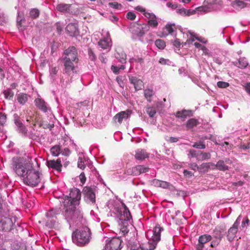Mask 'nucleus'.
<instances>
[{"label": "nucleus", "instance_id": "nucleus-2", "mask_svg": "<svg viewBox=\"0 0 250 250\" xmlns=\"http://www.w3.org/2000/svg\"><path fill=\"white\" fill-rule=\"evenodd\" d=\"M107 206L119 219L121 223L123 221H129L131 218L129 209L124 203L119 204L114 200H110L107 202Z\"/></svg>", "mask_w": 250, "mask_h": 250}, {"label": "nucleus", "instance_id": "nucleus-7", "mask_svg": "<svg viewBox=\"0 0 250 250\" xmlns=\"http://www.w3.org/2000/svg\"><path fill=\"white\" fill-rule=\"evenodd\" d=\"M163 230V228L161 227L160 225H157L153 230V235L150 240L148 241L149 248L148 249H146V250H153L155 249L157 244L161 239V232Z\"/></svg>", "mask_w": 250, "mask_h": 250}, {"label": "nucleus", "instance_id": "nucleus-12", "mask_svg": "<svg viewBox=\"0 0 250 250\" xmlns=\"http://www.w3.org/2000/svg\"><path fill=\"white\" fill-rule=\"evenodd\" d=\"M64 54L65 56L62 58V59H67L70 61L78 62L79 59L78 58V53L77 49L75 47L72 46L69 47L64 51Z\"/></svg>", "mask_w": 250, "mask_h": 250}, {"label": "nucleus", "instance_id": "nucleus-43", "mask_svg": "<svg viewBox=\"0 0 250 250\" xmlns=\"http://www.w3.org/2000/svg\"><path fill=\"white\" fill-rule=\"evenodd\" d=\"M199 152H197V151L194 149H190L189 150L188 154V156L189 158H196L197 160H198V157H199Z\"/></svg>", "mask_w": 250, "mask_h": 250}, {"label": "nucleus", "instance_id": "nucleus-30", "mask_svg": "<svg viewBox=\"0 0 250 250\" xmlns=\"http://www.w3.org/2000/svg\"><path fill=\"white\" fill-rule=\"evenodd\" d=\"M214 166L215 164L212 163H204L199 166V170L206 172L210 168L214 169Z\"/></svg>", "mask_w": 250, "mask_h": 250}, {"label": "nucleus", "instance_id": "nucleus-33", "mask_svg": "<svg viewBox=\"0 0 250 250\" xmlns=\"http://www.w3.org/2000/svg\"><path fill=\"white\" fill-rule=\"evenodd\" d=\"M126 173L129 175H139L140 174L138 166H136L126 170Z\"/></svg>", "mask_w": 250, "mask_h": 250}, {"label": "nucleus", "instance_id": "nucleus-35", "mask_svg": "<svg viewBox=\"0 0 250 250\" xmlns=\"http://www.w3.org/2000/svg\"><path fill=\"white\" fill-rule=\"evenodd\" d=\"M154 94V92L152 89L148 88L144 90L145 97L149 102L151 101V97Z\"/></svg>", "mask_w": 250, "mask_h": 250}, {"label": "nucleus", "instance_id": "nucleus-8", "mask_svg": "<svg viewBox=\"0 0 250 250\" xmlns=\"http://www.w3.org/2000/svg\"><path fill=\"white\" fill-rule=\"evenodd\" d=\"M4 214L2 210V215L0 214V231L8 232L12 229L14 223L11 218L3 216Z\"/></svg>", "mask_w": 250, "mask_h": 250}, {"label": "nucleus", "instance_id": "nucleus-47", "mask_svg": "<svg viewBox=\"0 0 250 250\" xmlns=\"http://www.w3.org/2000/svg\"><path fill=\"white\" fill-rule=\"evenodd\" d=\"M59 68L57 67L51 66L50 68V75L54 79L58 72Z\"/></svg>", "mask_w": 250, "mask_h": 250}, {"label": "nucleus", "instance_id": "nucleus-57", "mask_svg": "<svg viewBox=\"0 0 250 250\" xmlns=\"http://www.w3.org/2000/svg\"><path fill=\"white\" fill-rule=\"evenodd\" d=\"M126 17L128 19H129L130 20H133L136 18V15L134 13L129 12L127 13L126 15Z\"/></svg>", "mask_w": 250, "mask_h": 250}, {"label": "nucleus", "instance_id": "nucleus-56", "mask_svg": "<svg viewBox=\"0 0 250 250\" xmlns=\"http://www.w3.org/2000/svg\"><path fill=\"white\" fill-rule=\"evenodd\" d=\"M196 11H199L198 10L196 9V8L195 9H194V10H192V9H188V10H187L186 9V16H189L194 15V14H195Z\"/></svg>", "mask_w": 250, "mask_h": 250}, {"label": "nucleus", "instance_id": "nucleus-11", "mask_svg": "<svg viewBox=\"0 0 250 250\" xmlns=\"http://www.w3.org/2000/svg\"><path fill=\"white\" fill-rule=\"evenodd\" d=\"M62 62L64 66L63 71L65 73L69 76L72 75L77 72V64L78 62L70 61V60H63Z\"/></svg>", "mask_w": 250, "mask_h": 250}, {"label": "nucleus", "instance_id": "nucleus-60", "mask_svg": "<svg viewBox=\"0 0 250 250\" xmlns=\"http://www.w3.org/2000/svg\"><path fill=\"white\" fill-rule=\"evenodd\" d=\"M189 167L191 169H192L193 170H199V166L196 163H191L189 165Z\"/></svg>", "mask_w": 250, "mask_h": 250}, {"label": "nucleus", "instance_id": "nucleus-1", "mask_svg": "<svg viewBox=\"0 0 250 250\" xmlns=\"http://www.w3.org/2000/svg\"><path fill=\"white\" fill-rule=\"evenodd\" d=\"M81 198L80 191L77 188L72 189L69 196L66 197L64 201L65 211L63 215L67 222L70 224L82 223L83 213L79 207Z\"/></svg>", "mask_w": 250, "mask_h": 250}, {"label": "nucleus", "instance_id": "nucleus-54", "mask_svg": "<svg viewBox=\"0 0 250 250\" xmlns=\"http://www.w3.org/2000/svg\"><path fill=\"white\" fill-rule=\"evenodd\" d=\"M109 5L115 9H119L121 7V4L117 2H110Z\"/></svg>", "mask_w": 250, "mask_h": 250}, {"label": "nucleus", "instance_id": "nucleus-24", "mask_svg": "<svg viewBox=\"0 0 250 250\" xmlns=\"http://www.w3.org/2000/svg\"><path fill=\"white\" fill-rule=\"evenodd\" d=\"M71 5L65 3H60L57 5L56 9L62 13H70Z\"/></svg>", "mask_w": 250, "mask_h": 250}, {"label": "nucleus", "instance_id": "nucleus-38", "mask_svg": "<svg viewBox=\"0 0 250 250\" xmlns=\"http://www.w3.org/2000/svg\"><path fill=\"white\" fill-rule=\"evenodd\" d=\"M50 152L54 156H58L61 153V147L59 146H55L51 147Z\"/></svg>", "mask_w": 250, "mask_h": 250}, {"label": "nucleus", "instance_id": "nucleus-42", "mask_svg": "<svg viewBox=\"0 0 250 250\" xmlns=\"http://www.w3.org/2000/svg\"><path fill=\"white\" fill-rule=\"evenodd\" d=\"M155 45L160 49H163L166 46V43L165 42L161 39L156 40L155 42Z\"/></svg>", "mask_w": 250, "mask_h": 250}, {"label": "nucleus", "instance_id": "nucleus-27", "mask_svg": "<svg viewBox=\"0 0 250 250\" xmlns=\"http://www.w3.org/2000/svg\"><path fill=\"white\" fill-rule=\"evenodd\" d=\"M135 158L137 160H143L148 157V154L144 149H139L136 152Z\"/></svg>", "mask_w": 250, "mask_h": 250}, {"label": "nucleus", "instance_id": "nucleus-55", "mask_svg": "<svg viewBox=\"0 0 250 250\" xmlns=\"http://www.w3.org/2000/svg\"><path fill=\"white\" fill-rule=\"evenodd\" d=\"M165 29L167 32L168 34H172L173 32V29L172 28V24H167L165 27Z\"/></svg>", "mask_w": 250, "mask_h": 250}, {"label": "nucleus", "instance_id": "nucleus-18", "mask_svg": "<svg viewBox=\"0 0 250 250\" xmlns=\"http://www.w3.org/2000/svg\"><path fill=\"white\" fill-rule=\"evenodd\" d=\"M145 17L147 19V24L150 28V26L152 28H156L158 25V22L157 20L156 16L153 13L148 12L143 14Z\"/></svg>", "mask_w": 250, "mask_h": 250}, {"label": "nucleus", "instance_id": "nucleus-22", "mask_svg": "<svg viewBox=\"0 0 250 250\" xmlns=\"http://www.w3.org/2000/svg\"><path fill=\"white\" fill-rule=\"evenodd\" d=\"M46 165L48 168L56 169L58 171L61 170L62 167L61 161L60 159H58L56 161L54 160H48L46 162Z\"/></svg>", "mask_w": 250, "mask_h": 250}, {"label": "nucleus", "instance_id": "nucleus-14", "mask_svg": "<svg viewBox=\"0 0 250 250\" xmlns=\"http://www.w3.org/2000/svg\"><path fill=\"white\" fill-rule=\"evenodd\" d=\"M83 192L87 202L92 204L95 203V193L93 188L85 187L83 189Z\"/></svg>", "mask_w": 250, "mask_h": 250}, {"label": "nucleus", "instance_id": "nucleus-53", "mask_svg": "<svg viewBox=\"0 0 250 250\" xmlns=\"http://www.w3.org/2000/svg\"><path fill=\"white\" fill-rule=\"evenodd\" d=\"M6 120V115L2 113H0V125H3L5 124Z\"/></svg>", "mask_w": 250, "mask_h": 250}, {"label": "nucleus", "instance_id": "nucleus-3", "mask_svg": "<svg viewBox=\"0 0 250 250\" xmlns=\"http://www.w3.org/2000/svg\"><path fill=\"white\" fill-rule=\"evenodd\" d=\"M91 238V232L87 227L76 230L72 234L73 242L81 247L87 245L90 242Z\"/></svg>", "mask_w": 250, "mask_h": 250}, {"label": "nucleus", "instance_id": "nucleus-16", "mask_svg": "<svg viewBox=\"0 0 250 250\" xmlns=\"http://www.w3.org/2000/svg\"><path fill=\"white\" fill-rule=\"evenodd\" d=\"M212 236L209 234H203L199 236L198 243L196 245V250H203L205 244L210 241Z\"/></svg>", "mask_w": 250, "mask_h": 250}, {"label": "nucleus", "instance_id": "nucleus-21", "mask_svg": "<svg viewBox=\"0 0 250 250\" xmlns=\"http://www.w3.org/2000/svg\"><path fill=\"white\" fill-rule=\"evenodd\" d=\"M129 81L130 83L134 85L136 91L142 89L144 86L143 81L136 77L129 76Z\"/></svg>", "mask_w": 250, "mask_h": 250}, {"label": "nucleus", "instance_id": "nucleus-40", "mask_svg": "<svg viewBox=\"0 0 250 250\" xmlns=\"http://www.w3.org/2000/svg\"><path fill=\"white\" fill-rule=\"evenodd\" d=\"M244 1V0H234L232 3L234 6L242 8L245 7L247 5V3Z\"/></svg>", "mask_w": 250, "mask_h": 250}, {"label": "nucleus", "instance_id": "nucleus-62", "mask_svg": "<svg viewBox=\"0 0 250 250\" xmlns=\"http://www.w3.org/2000/svg\"><path fill=\"white\" fill-rule=\"evenodd\" d=\"M79 177L81 183L83 184L86 181V177L85 176L84 173L83 172L81 173L79 176Z\"/></svg>", "mask_w": 250, "mask_h": 250}, {"label": "nucleus", "instance_id": "nucleus-61", "mask_svg": "<svg viewBox=\"0 0 250 250\" xmlns=\"http://www.w3.org/2000/svg\"><path fill=\"white\" fill-rule=\"evenodd\" d=\"M41 125L43 127V128H49L51 129L54 127V124H47L42 123L41 124Z\"/></svg>", "mask_w": 250, "mask_h": 250}, {"label": "nucleus", "instance_id": "nucleus-19", "mask_svg": "<svg viewBox=\"0 0 250 250\" xmlns=\"http://www.w3.org/2000/svg\"><path fill=\"white\" fill-rule=\"evenodd\" d=\"M36 106L41 111L45 113H48L51 111V108L45 101L40 98H37L35 100Z\"/></svg>", "mask_w": 250, "mask_h": 250}, {"label": "nucleus", "instance_id": "nucleus-63", "mask_svg": "<svg viewBox=\"0 0 250 250\" xmlns=\"http://www.w3.org/2000/svg\"><path fill=\"white\" fill-rule=\"evenodd\" d=\"M245 90L250 94V83H247L244 86Z\"/></svg>", "mask_w": 250, "mask_h": 250}, {"label": "nucleus", "instance_id": "nucleus-23", "mask_svg": "<svg viewBox=\"0 0 250 250\" xmlns=\"http://www.w3.org/2000/svg\"><path fill=\"white\" fill-rule=\"evenodd\" d=\"M98 45L101 48L109 50L111 46V40L108 36L100 40L98 42Z\"/></svg>", "mask_w": 250, "mask_h": 250}, {"label": "nucleus", "instance_id": "nucleus-49", "mask_svg": "<svg viewBox=\"0 0 250 250\" xmlns=\"http://www.w3.org/2000/svg\"><path fill=\"white\" fill-rule=\"evenodd\" d=\"M78 167L82 169L85 168L84 160L82 157H80L78 161Z\"/></svg>", "mask_w": 250, "mask_h": 250}, {"label": "nucleus", "instance_id": "nucleus-32", "mask_svg": "<svg viewBox=\"0 0 250 250\" xmlns=\"http://www.w3.org/2000/svg\"><path fill=\"white\" fill-rule=\"evenodd\" d=\"M17 100L21 105H23L28 100V96L26 94L21 93L17 96Z\"/></svg>", "mask_w": 250, "mask_h": 250}, {"label": "nucleus", "instance_id": "nucleus-20", "mask_svg": "<svg viewBox=\"0 0 250 250\" xmlns=\"http://www.w3.org/2000/svg\"><path fill=\"white\" fill-rule=\"evenodd\" d=\"M65 29L70 36H76L79 35L78 26L76 22L69 23Z\"/></svg>", "mask_w": 250, "mask_h": 250}, {"label": "nucleus", "instance_id": "nucleus-58", "mask_svg": "<svg viewBox=\"0 0 250 250\" xmlns=\"http://www.w3.org/2000/svg\"><path fill=\"white\" fill-rule=\"evenodd\" d=\"M186 9L184 8L178 9L176 10V12L178 14H179V15H180L181 16H186Z\"/></svg>", "mask_w": 250, "mask_h": 250}, {"label": "nucleus", "instance_id": "nucleus-59", "mask_svg": "<svg viewBox=\"0 0 250 250\" xmlns=\"http://www.w3.org/2000/svg\"><path fill=\"white\" fill-rule=\"evenodd\" d=\"M111 69L115 74H118L120 72V68L119 66L112 65Z\"/></svg>", "mask_w": 250, "mask_h": 250}, {"label": "nucleus", "instance_id": "nucleus-37", "mask_svg": "<svg viewBox=\"0 0 250 250\" xmlns=\"http://www.w3.org/2000/svg\"><path fill=\"white\" fill-rule=\"evenodd\" d=\"M40 12L37 8L31 9L29 11V17L32 19H36L40 15Z\"/></svg>", "mask_w": 250, "mask_h": 250}, {"label": "nucleus", "instance_id": "nucleus-46", "mask_svg": "<svg viewBox=\"0 0 250 250\" xmlns=\"http://www.w3.org/2000/svg\"><path fill=\"white\" fill-rule=\"evenodd\" d=\"M146 111L150 117H153L156 113V109L153 107H148L146 108Z\"/></svg>", "mask_w": 250, "mask_h": 250}, {"label": "nucleus", "instance_id": "nucleus-13", "mask_svg": "<svg viewBox=\"0 0 250 250\" xmlns=\"http://www.w3.org/2000/svg\"><path fill=\"white\" fill-rule=\"evenodd\" d=\"M241 219V216H239L234 223L232 226L229 229L228 232V233L227 235V237L229 241H231L235 237V235L237 232L238 227L240 224Z\"/></svg>", "mask_w": 250, "mask_h": 250}, {"label": "nucleus", "instance_id": "nucleus-9", "mask_svg": "<svg viewBox=\"0 0 250 250\" xmlns=\"http://www.w3.org/2000/svg\"><path fill=\"white\" fill-rule=\"evenodd\" d=\"M122 241L119 237L108 238L106 240L104 250H120L122 248Z\"/></svg>", "mask_w": 250, "mask_h": 250}, {"label": "nucleus", "instance_id": "nucleus-48", "mask_svg": "<svg viewBox=\"0 0 250 250\" xmlns=\"http://www.w3.org/2000/svg\"><path fill=\"white\" fill-rule=\"evenodd\" d=\"M192 146L197 149H204L206 147V145L203 142H199V143H195Z\"/></svg>", "mask_w": 250, "mask_h": 250}, {"label": "nucleus", "instance_id": "nucleus-39", "mask_svg": "<svg viewBox=\"0 0 250 250\" xmlns=\"http://www.w3.org/2000/svg\"><path fill=\"white\" fill-rule=\"evenodd\" d=\"M238 66L241 68H245L248 65V62L247 59L245 58H240L238 60Z\"/></svg>", "mask_w": 250, "mask_h": 250}, {"label": "nucleus", "instance_id": "nucleus-52", "mask_svg": "<svg viewBox=\"0 0 250 250\" xmlns=\"http://www.w3.org/2000/svg\"><path fill=\"white\" fill-rule=\"evenodd\" d=\"M138 168L139 169V172H140V174L146 172L148 171V167H145L142 165H138Z\"/></svg>", "mask_w": 250, "mask_h": 250}, {"label": "nucleus", "instance_id": "nucleus-36", "mask_svg": "<svg viewBox=\"0 0 250 250\" xmlns=\"http://www.w3.org/2000/svg\"><path fill=\"white\" fill-rule=\"evenodd\" d=\"M211 155L209 152H199V157H198V161H204L208 160L210 158Z\"/></svg>", "mask_w": 250, "mask_h": 250}, {"label": "nucleus", "instance_id": "nucleus-44", "mask_svg": "<svg viewBox=\"0 0 250 250\" xmlns=\"http://www.w3.org/2000/svg\"><path fill=\"white\" fill-rule=\"evenodd\" d=\"M5 98L7 99H11L14 96V92L10 89L5 90L4 91Z\"/></svg>", "mask_w": 250, "mask_h": 250}, {"label": "nucleus", "instance_id": "nucleus-29", "mask_svg": "<svg viewBox=\"0 0 250 250\" xmlns=\"http://www.w3.org/2000/svg\"><path fill=\"white\" fill-rule=\"evenodd\" d=\"M192 115V111L183 110L181 111H178L176 112V116L177 118H181L183 120H184L187 116H190Z\"/></svg>", "mask_w": 250, "mask_h": 250}, {"label": "nucleus", "instance_id": "nucleus-34", "mask_svg": "<svg viewBox=\"0 0 250 250\" xmlns=\"http://www.w3.org/2000/svg\"><path fill=\"white\" fill-rule=\"evenodd\" d=\"M198 120L194 118H191L188 120L186 124V126L188 129H191L198 124Z\"/></svg>", "mask_w": 250, "mask_h": 250}, {"label": "nucleus", "instance_id": "nucleus-45", "mask_svg": "<svg viewBox=\"0 0 250 250\" xmlns=\"http://www.w3.org/2000/svg\"><path fill=\"white\" fill-rule=\"evenodd\" d=\"M189 33L190 35V37L187 40L186 44H191L196 40L195 37H197V35L191 32H189Z\"/></svg>", "mask_w": 250, "mask_h": 250}, {"label": "nucleus", "instance_id": "nucleus-51", "mask_svg": "<svg viewBox=\"0 0 250 250\" xmlns=\"http://www.w3.org/2000/svg\"><path fill=\"white\" fill-rule=\"evenodd\" d=\"M217 85L220 88H226L229 86V83L227 82L219 81Z\"/></svg>", "mask_w": 250, "mask_h": 250}, {"label": "nucleus", "instance_id": "nucleus-6", "mask_svg": "<svg viewBox=\"0 0 250 250\" xmlns=\"http://www.w3.org/2000/svg\"><path fill=\"white\" fill-rule=\"evenodd\" d=\"M149 30V27L146 23L139 24L134 23L129 27V31L132 34L133 38H140Z\"/></svg>", "mask_w": 250, "mask_h": 250}, {"label": "nucleus", "instance_id": "nucleus-28", "mask_svg": "<svg viewBox=\"0 0 250 250\" xmlns=\"http://www.w3.org/2000/svg\"><path fill=\"white\" fill-rule=\"evenodd\" d=\"M151 184L154 186L157 187H162L164 188H167L169 186L168 183L166 181H161L156 179L153 180L151 181Z\"/></svg>", "mask_w": 250, "mask_h": 250}, {"label": "nucleus", "instance_id": "nucleus-31", "mask_svg": "<svg viewBox=\"0 0 250 250\" xmlns=\"http://www.w3.org/2000/svg\"><path fill=\"white\" fill-rule=\"evenodd\" d=\"M221 171H226L229 170V167L225 163L224 160H219L217 162L216 164L215 165L214 167Z\"/></svg>", "mask_w": 250, "mask_h": 250}, {"label": "nucleus", "instance_id": "nucleus-26", "mask_svg": "<svg viewBox=\"0 0 250 250\" xmlns=\"http://www.w3.org/2000/svg\"><path fill=\"white\" fill-rule=\"evenodd\" d=\"M15 123L18 127V130L20 133L25 135L27 133V129L23 125L18 118L15 119Z\"/></svg>", "mask_w": 250, "mask_h": 250}, {"label": "nucleus", "instance_id": "nucleus-15", "mask_svg": "<svg viewBox=\"0 0 250 250\" xmlns=\"http://www.w3.org/2000/svg\"><path fill=\"white\" fill-rule=\"evenodd\" d=\"M130 114L131 111L129 110L121 111L114 116L113 120L115 123L121 124L123 121H126L130 117Z\"/></svg>", "mask_w": 250, "mask_h": 250}, {"label": "nucleus", "instance_id": "nucleus-10", "mask_svg": "<svg viewBox=\"0 0 250 250\" xmlns=\"http://www.w3.org/2000/svg\"><path fill=\"white\" fill-rule=\"evenodd\" d=\"M59 212V209H52L46 213V216L48 219L46 223V226L50 228H55L58 227V223L55 215L58 214Z\"/></svg>", "mask_w": 250, "mask_h": 250}, {"label": "nucleus", "instance_id": "nucleus-64", "mask_svg": "<svg viewBox=\"0 0 250 250\" xmlns=\"http://www.w3.org/2000/svg\"><path fill=\"white\" fill-rule=\"evenodd\" d=\"M173 44L174 46H175L176 47H179L180 46L181 43L180 42L179 39H176L175 40V41L173 42Z\"/></svg>", "mask_w": 250, "mask_h": 250}, {"label": "nucleus", "instance_id": "nucleus-50", "mask_svg": "<svg viewBox=\"0 0 250 250\" xmlns=\"http://www.w3.org/2000/svg\"><path fill=\"white\" fill-rule=\"evenodd\" d=\"M88 54L89 58L91 61L95 60V59L96 58V55H95L94 52L91 48H89L88 49Z\"/></svg>", "mask_w": 250, "mask_h": 250}, {"label": "nucleus", "instance_id": "nucleus-5", "mask_svg": "<svg viewBox=\"0 0 250 250\" xmlns=\"http://www.w3.org/2000/svg\"><path fill=\"white\" fill-rule=\"evenodd\" d=\"M42 174L35 170L33 167L28 172V174L23 179V183L31 187H35L40 182Z\"/></svg>", "mask_w": 250, "mask_h": 250}, {"label": "nucleus", "instance_id": "nucleus-25", "mask_svg": "<svg viewBox=\"0 0 250 250\" xmlns=\"http://www.w3.org/2000/svg\"><path fill=\"white\" fill-rule=\"evenodd\" d=\"M225 232V229L221 227H217L215 229L213 230V236L219 240V241L220 242L222 239V238L224 236V233Z\"/></svg>", "mask_w": 250, "mask_h": 250}, {"label": "nucleus", "instance_id": "nucleus-41", "mask_svg": "<svg viewBox=\"0 0 250 250\" xmlns=\"http://www.w3.org/2000/svg\"><path fill=\"white\" fill-rule=\"evenodd\" d=\"M115 57L117 59H118L119 62L122 63H125L126 55L125 53H121V55L117 53L115 54Z\"/></svg>", "mask_w": 250, "mask_h": 250}, {"label": "nucleus", "instance_id": "nucleus-4", "mask_svg": "<svg viewBox=\"0 0 250 250\" xmlns=\"http://www.w3.org/2000/svg\"><path fill=\"white\" fill-rule=\"evenodd\" d=\"M12 167L15 173L23 179L28 174V172L33 167L29 163H22L20 159L14 158L12 162Z\"/></svg>", "mask_w": 250, "mask_h": 250}, {"label": "nucleus", "instance_id": "nucleus-17", "mask_svg": "<svg viewBox=\"0 0 250 250\" xmlns=\"http://www.w3.org/2000/svg\"><path fill=\"white\" fill-rule=\"evenodd\" d=\"M216 0H205L204 5L196 8L200 12H208L213 9V5L216 3Z\"/></svg>", "mask_w": 250, "mask_h": 250}]
</instances>
